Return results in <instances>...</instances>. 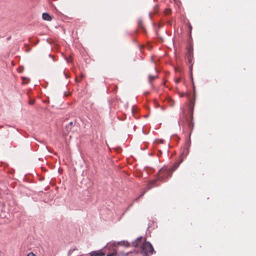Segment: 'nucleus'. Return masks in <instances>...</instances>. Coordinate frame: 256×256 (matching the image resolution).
Here are the masks:
<instances>
[{
  "label": "nucleus",
  "mask_w": 256,
  "mask_h": 256,
  "mask_svg": "<svg viewBox=\"0 0 256 256\" xmlns=\"http://www.w3.org/2000/svg\"><path fill=\"white\" fill-rule=\"evenodd\" d=\"M90 256H98L96 251H93L90 253Z\"/></svg>",
  "instance_id": "0eeeda50"
},
{
  "label": "nucleus",
  "mask_w": 256,
  "mask_h": 256,
  "mask_svg": "<svg viewBox=\"0 0 256 256\" xmlns=\"http://www.w3.org/2000/svg\"><path fill=\"white\" fill-rule=\"evenodd\" d=\"M27 256H36V255L33 252H30Z\"/></svg>",
  "instance_id": "f8f14e48"
},
{
  "label": "nucleus",
  "mask_w": 256,
  "mask_h": 256,
  "mask_svg": "<svg viewBox=\"0 0 256 256\" xmlns=\"http://www.w3.org/2000/svg\"><path fill=\"white\" fill-rule=\"evenodd\" d=\"M76 250H77V248H74L73 249H70L69 251H68V256L72 254V252H73L74 251Z\"/></svg>",
  "instance_id": "9d476101"
},
{
  "label": "nucleus",
  "mask_w": 256,
  "mask_h": 256,
  "mask_svg": "<svg viewBox=\"0 0 256 256\" xmlns=\"http://www.w3.org/2000/svg\"><path fill=\"white\" fill-rule=\"evenodd\" d=\"M188 56H190L192 54V52H191V48H189L188 49Z\"/></svg>",
  "instance_id": "9b49d317"
},
{
  "label": "nucleus",
  "mask_w": 256,
  "mask_h": 256,
  "mask_svg": "<svg viewBox=\"0 0 256 256\" xmlns=\"http://www.w3.org/2000/svg\"><path fill=\"white\" fill-rule=\"evenodd\" d=\"M42 18L44 20L50 21L52 20V17L48 13H43Z\"/></svg>",
  "instance_id": "20e7f679"
},
{
  "label": "nucleus",
  "mask_w": 256,
  "mask_h": 256,
  "mask_svg": "<svg viewBox=\"0 0 256 256\" xmlns=\"http://www.w3.org/2000/svg\"><path fill=\"white\" fill-rule=\"evenodd\" d=\"M143 238L140 236L132 244V246L134 248L138 247L139 245L141 246V254H143L144 256H150L152 255L154 252V248L152 244L148 242H142Z\"/></svg>",
  "instance_id": "f257e3e1"
},
{
  "label": "nucleus",
  "mask_w": 256,
  "mask_h": 256,
  "mask_svg": "<svg viewBox=\"0 0 256 256\" xmlns=\"http://www.w3.org/2000/svg\"><path fill=\"white\" fill-rule=\"evenodd\" d=\"M98 256H104V253L102 251V250H98L96 251Z\"/></svg>",
  "instance_id": "423d86ee"
},
{
  "label": "nucleus",
  "mask_w": 256,
  "mask_h": 256,
  "mask_svg": "<svg viewBox=\"0 0 256 256\" xmlns=\"http://www.w3.org/2000/svg\"><path fill=\"white\" fill-rule=\"evenodd\" d=\"M156 78V76L150 75L149 78H148V80H149L150 84H152V79Z\"/></svg>",
  "instance_id": "39448f33"
},
{
  "label": "nucleus",
  "mask_w": 256,
  "mask_h": 256,
  "mask_svg": "<svg viewBox=\"0 0 256 256\" xmlns=\"http://www.w3.org/2000/svg\"><path fill=\"white\" fill-rule=\"evenodd\" d=\"M189 28H190V30H191L192 28V27L190 25L189 26Z\"/></svg>",
  "instance_id": "dca6fc26"
},
{
  "label": "nucleus",
  "mask_w": 256,
  "mask_h": 256,
  "mask_svg": "<svg viewBox=\"0 0 256 256\" xmlns=\"http://www.w3.org/2000/svg\"><path fill=\"white\" fill-rule=\"evenodd\" d=\"M189 126H190L192 128H193V127H194V123H192V122L190 123V124H189Z\"/></svg>",
  "instance_id": "4468645a"
},
{
  "label": "nucleus",
  "mask_w": 256,
  "mask_h": 256,
  "mask_svg": "<svg viewBox=\"0 0 256 256\" xmlns=\"http://www.w3.org/2000/svg\"><path fill=\"white\" fill-rule=\"evenodd\" d=\"M156 182L155 180H154L152 182L150 183L148 186H147L146 187V190H145L140 196H142L143 194H144L146 192L147 190H150V188H152L153 187H154V186H157L158 185L156 184Z\"/></svg>",
  "instance_id": "7ed1b4c3"
},
{
  "label": "nucleus",
  "mask_w": 256,
  "mask_h": 256,
  "mask_svg": "<svg viewBox=\"0 0 256 256\" xmlns=\"http://www.w3.org/2000/svg\"><path fill=\"white\" fill-rule=\"evenodd\" d=\"M30 104H32V102H30Z\"/></svg>",
  "instance_id": "a211bd4d"
},
{
  "label": "nucleus",
  "mask_w": 256,
  "mask_h": 256,
  "mask_svg": "<svg viewBox=\"0 0 256 256\" xmlns=\"http://www.w3.org/2000/svg\"><path fill=\"white\" fill-rule=\"evenodd\" d=\"M74 122H71L69 123L68 126H67L68 128H69V126H72Z\"/></svg>",
  "instance_id": "ddd939ff"
},
{
  "label": "nucleus",
  "mask_w": 256,
  "mask_h": 256,
  "mask_svg": "<svg viewBox=\"0 0 256 256\" xmlns=\"http://www.w3.org/2000/svg\"><path fill=\"white\" fill-rule=\"evenodd\" d=\"M77 256H84V254H82V255H78Z\"/></svg>",
  "instance_id": "f3484780"
},
{
  "label": "nucleus",
  "mask_w": 256,
  "mask_h": 256,
  "mask_svg": "<svg viewBox=\"0 0 256 256\" xmlns=\"http://www.w3.org/2000/svg\"><path fill=\"white\" fill-rule=\"evenodd\" d=\"M116 242H113V243H112V244H110V245H112V246H116Z\"/></svg>",
  "instance_id": "2eb2a0df"
},
{
  "label": "nucleus",
  "mask_w": 256,
  "mask_h": 256,
  "mask_svg": "<svg viewBox=\"0 0 256 256\" xmlns=\"http://www.w3.org/2000/svg\"><path fill=\"white\" fill-rule=\"evenodd\" d=\"M116 250H114L113 252H112L110 254H108L106 255V256H114L116 255Z\"/></svg>",
  "instance_id": "1a4fd4ad"
},
{
  "label": "nucleus",
  "mask_w": 256,
  "mask_h": 256,
  "mask_svg": "<svg viewBox=\"0 0 256 256\" xmlns=\"http://www.w3.org/2000/svg\"><path fill=\"white\" fill-rule=\"evenodd\" d=\"M179 164L175 166L172 169H161L159 171L158 180L160 181H164L171 176L172 173L178 166Z\"/></svg>",
  "instance_id": "f03ea898"
},
{
  "label": "nucleus",
  "mask_w": 256,
  "mask_h": 256,
  "mask_svg": "<svg viewBox=\"0 0 256 256\" xmlns=\"http://www.w3.org/2000/svg\"><path fill=\"white\" fill-rule=\"evenodd\" d=\"M122 242V245H124L126 247H128V246H130V244H129L128 242L126 241L122 242Z\"/></svg>",
  "instance_id": "6e6552de"
}]
</instances>
